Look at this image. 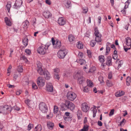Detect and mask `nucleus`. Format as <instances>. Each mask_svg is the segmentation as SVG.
<instances>
[{"label": "nucleus", "mask_w": 131, "mask_h": 131, "mask_svg": "<svg viewBox=\"0 0 131 131\" xmlns=\"http://www.w3.org/2000/svg\"><path fill=\"white\" fill-rule=\"evenodd\" d=\"M49 43H48L44 46H41L37 49L38 53L41 54H44L49 52L48 48L50 46Z\"/></svg>", "instance_id": "f257e3e1"}, {"label": "nucleus", "mask_w": 131, "mask_h": 131, "mask_svg": "<svg viewBox=\"0 0 131 131\" xmlns=\"http://www.w3.org/2000/svg\"><path fill=\"white\" fill-rule=\"evenodd\" d=\"M82 72L79 71H78L74 75V76H75V78L76 77L78 78V82L80 84H81L85 80V78L82 76Z\"/></svg>", "instance_id": "f03ea898"}, {"label": "nucleus", "mask_w": 131, "mask_h": 131, "mask_svg": "<svg viewBox=\"0 0 131 131\" xmlns=\"http://www.w3.org/2000/svg\"><path fill=\"white\" fill-rule=\"evenodd\" d=\"M94 34L95 36V41L97 43L100 42L102 41V35L99 32L97 28H95L94 29Z\"/></svg>", "instance_id": "7ed1b4c3"}, {"label": "nucleus", "mask_w": 131, "mask_h": 131, "mask_svg": "<svg viewBox=\"0 0 131 131\" xmlns=\"http://www.w3.org/2000/svg\"><path fill=\"white\" fill-rule=\"evenodd\" d=\"M68 53V50L65 49H61L58 52V57L60 59H63Z\"/></svg>", "instance_id": "20e7f679"}, {"label": "nucleus", "mask_w": 131, "mask_h": 131, "mask_svg": "<svg viewBox=\"0 0 131 131\" xmlns=\"http://www.w3.org/2000/svg\"><path fill=\"white\" fill-rule=\"evenodd\" d=\"M77 96L76 94L73 92L69 91L67 93V97L68 99L71 101H74Z\"/></svg>", "instance_id": "39448f33"}, {"label": "nucleus", "mask_w": 131, "mask_h": 131, "mask_svg": "<svg viewBox=\"0 0 131 131\" xmlns=\"http://www.w3.org/2000/svg\"><path fill=\"white\" fill-rule=\"evenodd\" d=\"M51 40L54 48H59L61 47V42L60 40H55L53 38H52Z\"/></svg>", "instance_id": "423d86ee"}, {"label": "nucleus", "mask_w": 131, "mask_h": 131, "mask_svg": "<svg viewBox=\"0 0 131 131\" xmlns=\"http://www.w3.org/2000/svg\"><path fill=\"white\" fill-rule=\"evenodd\" d=\"M44 69L43 70L42 67V64L39 62H38L37 63V70L38 73L40 75H43L45 72Z\"/></svg>", "instance_id": "0eeeda50"}, {"label": "nucleus", "mask_w": 131, "mask_h": 131, "mask_svg": "<svg viewBox=\"0 0 131 131\" xmlns=\"http://www.w3.org/2000/svg\"><path fill=\"white\" fill-rule=\"evenodd\" d=\"M62 105L63 106H65L66 107H67L71 110H73L75 107V105L72 103L70 102L69 101H66L65 104H62Z\"/></svg>", "instance_id": "6e6552de"}, {"label": "nucleus", "mask_w": 131, "mask_h": 131, "mask_svg": "<svg viewBox=\"0 0 131 131\" xmlns=\"http://www.w3.org/2000/svg\"><path fill=\"white\" fill-rule=\"evenodd\" d=\"M12 110V108L11 107L8 106L7 105H5L4 106V109L3 110V114L4 115H6L10 113Z\"/></svg>", "instance_id": "1a4fd4ad"}, {"label": "nucleus", "mask_w": 131, "mask_h": 131, "mask_svg": "<svg viewBox=\"0 0 131 131\" xmlns=\"http://www.w3.org/2000/svg\"><path fill=\"white\" fill-rule=\"evenodd\" d=\"M39 109L43 112L45 113L47 111L48 108L46 104L43 102H41L39 105Z\"/></svg>", "instance_id": "9d476101"}, {"label": "nucleus", "mask_w": 131, "mask_h": 131, "mask_svg": "<svg viewBox=\"0 0 131 131\" xmlns=\"http://www.w3.org/2000/svg\"><path fill=\"white\" fill-rule=\"evenodd\" d=\"M37 82L38 85L39 86L42 87L45 85V81L42 77H39L37 79Z\"/></svg>", "instance_id": "9b49d317"}, {"label": "nucleus", "mask_w": 131, "mask_h": 131, "mask_svg": "<svg viewBox=\"0 0 131 131\" xmlns=\"http://www.w3.org/2000/svg\"><path fill=\"white\" fill-rule=\"evenodd\" d=\"M23 2L22 0H16L15 3L13 6L14 8L17 9L21 6Z\"/></svg>", "instance_id": "f8f14e48"}, {"label": "nucleus", "mask_w": 131, "mask_h": 131, "mask_svg": "<svg viewBox=\"0 0 131 131\" xmlns=\"http://www.w3.org/2000/svg\"><path fill=\"white\" fill-rule=\"evenodd\" d=\"M81 108L82 110L85 112H87L89 110V107L86 103H83L82 104Z\"/></svg>", "instance_id": "ddd939ff"}, {"label": "nucleus", "mask_w": 131, "mask_h": 131, "mask_svg": "<svg viewBox=\"0 0 131 131\" xmlns=\"http://www.w3.org/2000/svg\"><path fill=\"white\" fill-rule=\"evenodd\" d=\"M46 90L49 92H52L53 90V86L51 83H47L46 87Z\"/></svg>", "instance_id": "4468645a"}, {"label": "nucleus", "mask_w": 131, "mask_h": 131, "mask_svg": "<svg viewBox=\"0 0 131 131\" xmlns=\"http://www.w3.org/2000/svg\"><path fill=\"white\" fill-rule=\"evenodd\" d=\"M43 75H44L45 78L47 80L51 78L49 72L46 70H45Z\"/></svg>", "instance_id": "2eb2a0df"}, {"label": "nucleus", "mask_w": 131, "mask_h": 131, "mask_svg": "<svg viewBox=\"0 0 131 131\" xmlns=\"http://www.w3.org/2000/svg\"><path fill=\"white\" fill-rule=\"evenodd\" d=\"M66 23L65 20L62 17L59 18L58 20V23L60 25H63Z\"/></svg>", "instance_id": "dca6fc26"}, {"label": "nucleus", "mask_w": 131, "mask_h": 131, "mask_svg": "<svg viewBox=\"0 0 131 131\" xmlns=\"http://www.w3.org/2000/svg\"><path fill=\"white\" fill-rule=\"evenodd\" d=\"M43 16L47 18H49L52 16L51 14L49 11H45L43 13Z\"/></svg>", "instance_id": "f3484780"}, {"label": "nucleus", "mask_w": 131, "mask_h": 131, "mask_svg": "<svg viewBox=\"0 0 131 131\" xmlns=\"http://www.w3.org/2000/svg\"><path fill=\"white\" fill-rule=\"evenodd\" d=\"M68 39L70 42L73 43L75 41V38L74 36L70 34L68 36Z\"/></svg>", "instance_id": "a211bd4d"}, {"label": "nucleus", "mask_w": 131, "mask_h": 131, "mask_svg": "<svg viewBox=\"0 0 131 131\" xmlns=\"http://www.w3.org/2000/svg\"><path fill=\"white\" fill-rule=\"evenodd\" d=\"M4 20L6 25L8 26H10L12 25L10 19L7 17L4 18Z\"/></svg>", "instance_id": "6ab92c4d"}, {"label": "nucleus", "mask_w": 131, "mask_h": 131, "mask_svg": "<svg viewBox=\"0 0 131 131\" xmlns=\"http://www.w3.org/2000/svg\"><path fill=\"white\" fill-rule=\"evenodd\" d=\"M47 126L49 129H52L54 126V124L51 122H49L47 123Z\"/></svg>", "instance_id": "aec40b11"}, {"label": "nucleus", "mask_w": 131, "mask_h": 131, "mask_svg": "<svg viewBox=\"0 0 131 131\" xmlns=\"http://www.w3.org/2000/svg\"><path fill=\"white\" fill-rule=\"evenodd\" d=\"M124 94V92L122 91H119L115 93V95L116 97H120Z\"/></svg>", "instance_id": "412c9836"}, {"label": "nucleus", "mask_w": 131, "mask_h": 131, "mask_svg": "<svg viewBox=\"0 0 131 131\" xmlns=\"http://www.w3.org/2000/svg\"><path fill=\"white\" fill-rule=\"evenodd\" d=\"M126 45L128 46L131 45V39L129 37H127L126 38Z\"/></svg>", "instance_id": "4be33fe9"}, {"label": "nucleus", "mask_w": 131, "mask_h": 131, "mask_svg": "<svg viewBox=\"0 0 131 131\" xmlns=\"http://www.w3.org/2000/svg\"><path fill=\"white\" fill-rule=\"evenodd\" d=\"M29 25V22L27 20L24 22L22 24V25L23 27L25 28H27L28 27Z\"/></svg>", "instance_id": "5701e85b"}, {"label": "nucleus", "mask_w": 131, "mask_h": 131, "mask_svg": "<svg viewBox=\"0 0 131 131\" xmlns=\"http://www.w3.org/2000/svg\"><path fill=\"white\" fill-rule=\"evenodd\" d=\"M76 61L79 63L81 65L84 64L86 63L85 60L81 59H77Z\"/></svg>", "instance_id": "b1692460"}, {"label": "nucleus", "mask_w": 131, "mask_h": 131, "mask_svg": "<svg viewBox=\"0 0 131 131\" xmlns=\"http://www.w3.org/2000/svg\"><path fill=\"white\" fill-rule=\"evenodd\" d=\"M112 58L111 57H108L107 58V60L106 62V64L109 66L112 65Z\"/></svg>", "instance_id": "393cba45"}, {"label": "nucleus", "mask_w": 131, "mask_h": 131, "mask_svg": "<svg viewBox=\"0 0 131 131\" xmlns=\"http://www.w3.org/2000/svg\"><path fill=\"white\" fill-rule=\"evenodd\" d=\"M110 44L109 42H107L106 43V54H107L110 50V48L109 47V46L110 45Z\"/></svg>", "instance_id": "a878e982"}, {"label": "nucleus", "mask_w": 131, "mask_h": 131, "mask_svg": "<svg viewBox=\"0 0 131 131\" xmlns=\"http://www.w3.org/2000/svg\"><path fill=\"white\" fill-rule=\"evenodd\" d=\"M77 115L78 119L79 120L81 119L82 117V115L81 113V112L79 110L77 111Z\"/></svg>", "instance_id": "bb28decb"}, {"label": "nucleus", "mask_w": 131, "mask_h": 131, "mask_svg": "<svg viewBox=\"0 0 131 131\" xmlns=\"http://www.w3.org/2000/svg\"><path fill=\"white\" fill-rule=\"evenodd\" d=\"M96 106H94V107H92L91 108V110L92 111L93 113V117H94L95 116L97 112V110L96 109Z\"/></svg>", "instance_id": "cd10ccee"}, {"label": "nucleus", "mask_w": 131, "mask_h": 131, "mask_svg": "<svg viewBox=\"0 0 131 131\" xmlns=\"http://www.w3.org/2000/svg\"><path fill=\"white\" fill-rule=\"evenodd\" d=\"M42 127L41 125L40 124H38L36 126L34 129L35 131H41L42 130Z\"/></svg>", "instance_id": "c85d7f7f"}, {"label": "nucleus", "mask_w": 131, "mask_h": 131, "mask_svg": "<svg viewBox=\"0 0 131 131\" xmlns=\"http://www.w3.org/2000/svg\"><path fill=\"white\" fill-rule=\"evenodd\" d=\"M86 82L88 86L91 88L93 86V82L89 80H87Z\"/></svg>", "instance_id": "c756f323"}, {"label": "nucleus", "mask_w": 131, "mask_h": 131, "mask_svg": "<svg viewBox=\"0 0 131 131\" xmlns=\"http://www.w3.org/2000/svg\"><path fill=\"white\" fill-rule=\"evenodd\" d=\"M65 5L67 8H69L71 6V2L67 0L66 3H65Z\"/></svg>", "instance_id": "7c9ffc66"}, {"label": "nucleus", "mask_w": 131, "mask_h": 131, "mask_svg": "<svg viewBox=\"0 0 131 131\" xmlns=\"http://www.w3.org/2000/svg\"><path fill=\"white\" fill-rule=\"evenodd\" d=\"M28 41V39L27 38H25L23 39V43L25 47L27 45Z\"/></svg>", "instance_id": "2f4dec72"}, {"label": "nucleus", "mask_w": 131, "mask_h": 131, "mask_svg": "<svg viewBox=\"0 0 131 131\" xmlns=\"http://www.w3.org/2000/svg\"><path fill=\"white\" fill-rule=\"evenodd\" d=\"M126 84L127 85L129 86L131 82V78L129 77H127L126 80Z\"/></svg>", "instance_id": "473e14b6"}, {"label": "nucleus", "mask_w": 131, "mask_h": 131, "mask_svg": "<svg viewBox=\"0 0 131 131\" xmlns=\"http://www.w3.org/2000/svg\"><path fill=\"white\" fill-rule=\"evenodd\" d=\"M99 59L101 63H103L105 61L104 57L103 56H100L99 57Z\"/></svg>", "instance_id": "72a5a7b5"}, {"label": "nucleus", "mask_w": 131, "mask_h": 131, "mask_svg": "<svg viewBox=\"0 0 131 131\" xmlns=\"http://www.w3.org/2000/svg\"><path fill=\"white\" fill-rule=\"evenodd\" d=\"M77 46L78 49H82L83 48V45L82 43L80 42H78V44L77 45Z\"/></svg>", "instance_id": "f704fd0d"}, {"label": "nucleus", "mask_w": 131, "mask_h": 131, "mask_svg": "<svg viewBox=\"0 0 131 131\" xmlns=\"http://www.w3.org/2000/svg\"><path fill=\"white\" fill-rule=\"evenodd\" d=\"M89 126L87 125H84L83 128L81 130V131H88V130Z\"/></svg>", "instance_id": "c9c22d12"}, {"label": "nucleus", "mask_w": 131, "mask_h": 131, "mask_svg": "<svg viewBox=\"0 0 131 131\" xmlns=\"http://www.w3.org/2000/svg\"><path fill=\"white\" fill-rule=\"evenodd\" d=\"M96 70V68L94 66H92L90 67L89 72L90 73H93Z\"/></svg>", "instance_id": "e433bc0d"}, {"label": "nucleus", "mask_w": 131, "mask_h": 131, "mask_svg": "<svg viewBox=\"0 0 131 131\" xmlns=\"http://www.w3.org/2000/svg\"><path fill=\"white\" fill-rule=\"evenodd\" d=\"M95 40H92L90 42V45L92 47H94L96 44V42H95Z\"/></svg>", "instance_id": "4c0bfd02"}, {"label": "nucleus", "mask_w": 131, "mask_h": 131, "mask_svg": "<svg viewBox=\"0 0 131 131\" xmlns=\"http://www.w3.org/2000/svg\"><path fill=\"white\" fill-rule=\"evenodd\" d=\"M58 111V108L56 106H54L53 108V113L54 114L57 113Z\"/></svg>", "instance_id": "58836bf2"}, {"label": "nucleus", "mask_w": 131, "mask_h": 131, "mask_svg": "<svg viewBox=\"0 0 131 131\" xmlns=\"http://www.w3.org/2000/svg\"><path fill=\"white\" fill-rule=\"evenodd\" d=\"M83 91L84 92H88L89 91V88L87 86H85L83 88Z\"/></svg>", "instance_id": "ea45409f"}, {"label": "nucleus", "mask_w": 131, "mask_h": 131, "mask_svg": "<svg viewBox=\"0 0 131 131\" xmlns=\"http://www.w3.org/2000/svg\"><path fill=\"white\" fill-rule=\"evenodd\" d=\"M11 6V4H10L7 3L6 6V9L8 12H9Z\"/></svg>", "instance_id": "a19ab883"}, {"label": "nucleus", "mask_w": 131, "mask_h": 131, "mask_svg": "<svg viewBox=\"0 0 131 131\" xmlns=\"http://www.w3.org/2000/svg\"><path fill=\"white\" fill-rule=\"evenodd\" d=\"M33 125L30 123H29L28 126V130H30L33 127Z\"/></svg>", "instance_id": "79ce46f5"}, {"label": "nucleus", "mask_w": 131, "mask_h": 131, "mask_svg": "<svg viewBox=\"0 0 131 131\" xmlns=\"http://www.w3.org/2000/svg\"><path fill=\"white\" fill-rule=\"evenodd\" d=\"M17 70L18 72H22L23 71V69L22 66H19L18 67Z\"/></svg>", "instance_id": "37998d69"}, {"label": "nucleus", "mask_w": 131, "mask_h": 131, "mask_svg": "<svg viewBox=\"0 0 131 131\" xmlns=\"http://www.w3.org/2000/svg\"><path fill=\"white\" fill-rule=\"evenodd\" d=\"M129 0L127 1L125 3V6H124L125 8L126 9L128 7V6L129 4Z\"/></svg>", "instance_id": "c03bdc74"}, {"label": "nucleus", "mask_w": 131, "mask_h": 131, "mask_svg": "<svg viewBox=\"0 0 131 131\" xmlns=\"http://www.w3.org/2000/svg\"><path fill=\"white\" fill-rule=\"evenodd\" d=\"M53 72L54 73H58L60 72L59 69L58 68H56L53 69Z\"/></svg>", "instance_id": "a18cd8bd"}, {"label": "nucleus", "mask_w": 131, "mask_h": 131, "mask_svg": "<svg viewBox=\"0 0 131 131\" xmlns=\"http://www.w3.org/2000/svg\"><path fill=\"white\" fill-rule=\"evenodd\" d=\"M90 31H87L85 34V36L89 38L90 36Z\"/></svg>", "instance_id": "49530a36"}, {"label": "nucleus", "mask_w": 131, "mask_h": 131, "mask_svg": "<svg viewBox=\"0 0 131 131\" xmlns=\"http://www.w3.org/2000/svg\"><path fill=\"white\" fill-rule=\"evenodd\" d=\"M21 60H24L26 62L27 61V60L26 57L24 56H23L21 57H20Z\"/></svg>", "instance_id": "de8ad7c7"}, {"label": "nucleus", "mask_w": 131, "mask_h": 131, "mask_svg": "<svg viewBox=\"0 0 131 131\" xmlns=\"http://www.w3.org/2000/svg\"><path fill=\"white\" fill-rule=\"evenodd\" d=\"M106 83L107 85H108V86H111L113 85V84L112 82L110 81H108Z\"/></svg>", "instance_id": "09e8293b"}, {"label": "nucleus", "mask_w": 131, "mask_h": 131, "mask_svg": "<svg viewBox=\"0 0 131 131\" xmlns=\"http://www.w3.org/2000/svg\"><path fill=\"white\" fill-rule=\"evenodd\" d=\"M83 11V13H86L88 11V8L86 7H83L82 8Z\"/></svg>", "instance_id": "8fccbe9b"}, {"label": "nucleus", "mask_w": 131, "mask_h": 131, "mask_svg": "<svg viewBox=\"0 0 131 131\" xmlns=\"http://www.w3.org/2000/svg\"><path fill=\"white\" fill-rule=\"evenodd\" d=\"M54 77L55 78L57 79L58 80H59L60 79V77L58 73H54Z\"/></svg>", "instance_id": "3c124183"}, {"label": "nucleus", "mask_w": 131, "mask_h": 131, "mask_svg": "<svg viewBox=\"0 0 131 131\" xmlns=\"http://www.w3.org/2000/svg\"><path fill=\"white\" fill-rule=\"evenodd\" d=\"M22 92V91L21 90H19L17 91L16 92V94L17 95H19Z\"/></svg>", "instance_id": "603ef678"}, {"label": "nucleus", "mask_w": 131, "mask_h": 131, "mask_svg": "<svg viewBox=\"0 0 131 131\" xmlns=\"http://www.w3.org/2000/svg\"><path fill=\"white\" fill-rule=\"evenodd\" d=\"M32 88L34 89H36L37 88V86L34 83H33L32 84Z\"/></svg>", "instance_id": "864d4df0"}, {"label": "nucleus", "mask_w": 131, "mask_h": 131, "mask_svg": "<svg viewBox=\"0 0 131 131\" xmlns=\"http://www.w3.org/2000/svg\"><path fill=\"white\" fill-rule=\"evenodd\" d=\"M87 53L89 57L90 58L91 57V53L90 50H87Z\"/></svg>", "instance_id": "5fc2aeb1"}, {"label": "nucleus", "mask_w": 131, "mask_h": 131, "mask_svg": "<svg viewBox=\"0 0 131 131\" xmlns=\"http://www.w3.org/2000/svg\"><path fill=\"white\" fill-rule=\"evenodd\" d=\"M83 54L81 52H79L78 55V57L80 59L82 58L83 56Z\"/></svg>", "instance_id": "6e6d98bb"}, {"label": "nucleus", "mask_w": 131, "mask_h": 131, "mask_svg": "<svg viewBox=\"0 0 131 131\" xmlns=\"http://www.w3.org/2000/svg\"><path fill=\"white\" fill-rule=\"evenodd\" d=\"M25 52L28 55H29L31 53L30 50L27 49H26L25 50Z\"/></svg>", "instance_id": "4d7b16f0"}, {"label": "nucleus", "mask_w": 131, "mask_h": 131, "mask_svg": "<svg viewBox=\"0 0 131 131\" xmlns=\"http://www.w3.org/2000/svg\"><path fill=\"white\" fill-rule=\"evenodd\" d=\"M114 114V110L113 109L110 112L109 114V116H112Z\"/></svg>", "instance_id": "13d9d810"}, {"label": "nucleus", "mask_w": 131, "mask_h": 131, "mask_svg": "<svg viewBox=\"0 0 131 131\" xmlns=\"http://www.w3.org/2000/svg\"><path fill=\"white\" fill-rule=\"evenodd\" d=\"M123 63V61L122 60L120 61L118 63V67H120L121 66V65Z\"/></svg>", "instance_id": "bf43d9fd"}, {"label": "nucleus", "mask_w": 131, "mask_h": 131, "mask_svg": "<svg viewBox=\"0 0 131 131\" xmlns=\"http://www.w3.org/2000/svg\"><path fill=\"white\" fill-rule=\"evenodd\" d=\"M4 109V106H0V113L3 114V110Z\"/></svg>", "instance_id": "052dcab7"}, {"label": "nucleus", "mask_w": 131, "mask_h": 131, "mask_svg": "<svg viewBox=\"0 0 131 131\" xmlns=\"http://www.w3.org/2000/svg\"><path fill=\"white\" fill-rule=\"evenodd\" d=\"M30 101V100L29 99H27L25 100V103L28 105H29Z\"/></svg>", "instance_id": "680f3d73"}, {"label": "nucleus", "mask_w": 131, "mask_h": 131, "mask_svg": "<svg viewBox=\"0 0 131 131\" xmlns=\"http://www.w3.org/2000/svg\"><path fill=\"white\" fill-rule=\"evenodd\" d=\"M45 2L48 5H50L51 4V1L50 0H46Z\"/></svg>", "instance_id": "e2e57ef3"}, {"label": "nucleus", "mask_w": 131, "mask_h": 131, "mask_svg": "<svg viewBox=\"0 0 131 131\" xmlns=\"http://www.w3.org/2000/svg\"><path fill=\"white\" fill-rule=\"evenodd\" d=\"M99 80L101 83H102L103 82V77H100L99 78Z\"/></svg>", "instance_id": "0e129e2a"}, {"label": "nucleus", "mask_w": 131, "mask_h": 131, "mask_svg": "<svg viewBox=\"0 0 131 131\" xmlns=\"http://www.w3.org/2000/svg\"><path fill=\"white\" fill-rule=\"evenodd\" d=\"M125 9V7H124V8L122 10L121 12H122V13L124 15L126 13V11L125 9Z\"/></svg>", "instance_id": "69168bd1"}, {"label": "nucleus", "mask_w": 131, "mask_h": 131, "mask_svg": "<svg viewBox=\"0 0 131 131\" xmlns=\"http://www.w3.org/2000/svg\"><path fill=\"white\" fill-rule=\"evenodd\" d=\"M112 73L111 72H110L108 73V78L110 79H111L112 78Z\"/></svg>", "instance_id": "338daca9"}, {"label": "nucleus", "mask_w": 131, "mask_h": 131, "mask_svg": "<svg viewBox=\"0 0 131 131\" xmlns=\"http://www.w3.org/2000/svg\"><path fill=\"white\" fill-rule=\"evenodd\" d=\"M98 125L100 126H102V122L100 121H99L97 123Z\"/></svg>", "instance_id": "774afa93"}]
</instances>
